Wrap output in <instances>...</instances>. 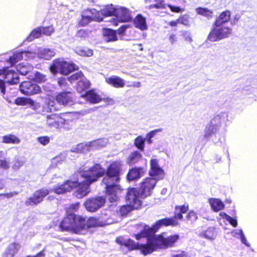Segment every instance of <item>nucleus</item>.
<instances>
[{"label":"nucleus","instance_id":"60","mask_svg":"<svg viewBox=\"0 0 257 257\" xmlns=\"http://www.w3.org/2000/svg\"><path fill=\"white\" fill-rule=\"evenodd\" d=\"M179 23L182 24L185 26L189 25L188 18L187 16H183L179 19Z\"/></svg>","mask_w":257,"mask_h":257},{"label":"nucleus","instance_id":"34","mask_svg":"<svg viewBox=\"0 0 257 257\" xmlns=\"http://www.w3.org/2000/svg\"><path fill=\"white\" fill-rule=\"evenodd\" d=\"M231 234L233 237L239 238L242 243L247 246H249V244L247 242V239L243 234L242 229H234L231 232Z\"/></svg>","mask_w":257,"mask_h":257},{"label":"nucleus","instance_id":"37","mask_svg":"<svg viewBox=\"0 0 257 257\" xmlns=\"http://www.w3.org/2000/svg\"><path fill=\"white\" fill-rule=\"evenodd\" d=\"M201 237H204L209 240H214L216 237V234L214 232V228L210 227L208 228L204 232H202L200 234Z\"/></svg>","mask_w":257,"mask_h":257},{"label":"nucleus","instance_id":"53","mask_svg":"<svg viewBox=\"0 0 257 257\" xmlns=\"http://www.w3.org/2000/svg\"><path fill=\"white\" fill-rule=\"evenodd\" d=\"M37 141L42 145L45 146L50 142V138L47 136H42L38 137Z\"/></svg>","mask_w":257,"mask_h":257},{"label":"nucleus","instance_id":"18","mask_svg":"<svg viewBox=\"0 0 257 257\" xmlns=\"http://www.w3.org/2000/svg\"><path fill=\"white\" fill-rule=\"evenodd\" d=\"M57 101L65 106H70L73 104V95L69 92L59 93L56 96Z\"/></svg>","mask_w":257,"mask_h":257},{"label":"nucleus","instance_id":"25","mask_svg":"<svg viewBox=\"0 0 257 257\" xmlns=\"http://www.w3.org/2000/svg\"><path fill=\"white\" fill-rule=\"evenodd\" d=\"M231 13L229 11L222 12L216 19L214 26H221L225 23L229 22L230 19Z\"/></svg>","mask_w":257,"mask_h":257},{"label":"nucleus","instance_id":"42","mask_svg":"<svg viewBox=\"0 0 257 257\" xmlns=\"http://www.w3.org/2000/svg\"><path fill=\"white\" fill-rule=\"evenodd\" d=\"M197 13L199 14L206 17L208 19L212 17L213 11L206 8H198L196 9Z\"/></svg>","mask_w":257,"mask_h":257},{"label":"nucleus","instance_id":"8","mask_svg":"<svg viewBox=\"0 0 257 257\" xmlns=\"http://www.w3.org/2000/svg\"><path fill=\"white\" fill-rule=\"evenodd\" d=\"M103 9L100 11H97L95 9H88L82 13V19L80 22L81 25H87L91 20L100 22L103 20L102 16H105L102 12Z\"/></svg>","mask_w":257,"mask_h":257},{"label":"nucleus","instance_id":"57","mask_svg":"<svg viewBox=\"0 0 257 257\" xmlns=\"http://www.w3.org/2000/svg\"><path fill=\"white\" fill-rule=\"evenodd\" d=\"M182 35L187 42L189 43H191L192 42V39L190 33L187 31H184L182 32Z\"/></svg>","mask_w":257,"mask_h":257},{"label":"nucleus","instance_id":"5","mask_svg":"<svg viewBox=\"0 0 257 257\" xmlns=\"http://www.w3.org/2000/svg\"><path fill=\"white\" fill-rule=\"evenodd\" d=\"M67 213L60 225L61 230L82 234V228L84 227L82 217L69 213L68 211Z\"/></svg>","mask_w":257,"mask_h":257},{"label":"nucleus","instance_id":"55","mask_svg":"<svg viewBox=\"0 0 257 257\" xmlns=\"http://www.w3.org/2000/svg\"><path fill=\"white\" fill-rule=\"evenodd\" d=\"M172 12L174 13H180L183 11L184 9L181 8L179 7L172 5L171 4H168L166 5Z\"/></svg>","mask_w":257,"mask_h":257},{"label":"nucleus","instance_id":"41","mask_svg":"<svg viewBox=\"0 0 257 257\" xmlns=\"http://www.w3.org/2000/svg\"><path fill=\"white\" fill-rule=\"evenodd\" d=\"M64 66L63 67V69L66 70V73H62L63 75H68L72 71L77 69V67L73 63L70 62H67L66 61H64Z\"/></svg>","mask_w":257,"mask_h":257},{"label":"nucleus","instance_id":"48","mask_svg":"<svg viewBox=\"0 0 257 257\" xmlns=\"http://www.w3.org/2000/svg\"><path fill=\"white\" fill-rule=\"evenodd\" d=\"M155 2L156 4L151 5L150 8L156 9H165L166 8L164 0H155Z\"/></svg>","mask_w":257,"mask_h":257},{"label":"nucleus","instance_id":"6","mask_svg":"<svg viewBox=\"0 0 257 257\" xmlns=\"http://www.w3.org/2000/svg\"><path fill=\"white\" fill-rule=\"evenodd\" d=\"M178 224V222L173 218L160 219L157 221L152 227H150L148 225H144L143 229L140 233L135 234V236L137 240H140L144 237L148 238L149 236L154 235L155 233L162 226H176Z\"/></svg>","mask_w":257,"mask_h":257},{"label":"nucleus","instance_id":"20","mask_svg":"<svg viewBox=\"0 0 257 257\" xmlns=\"http://www.w3.org/2000/svg\"><path fill=\"white\" fill-rule=\"evenodd\" d=\"M65 60L63 58H58L55 59L53 61L50 67V71L53 74L57 73H60L62 74V73H66V70L63 69L64 66Z\"/></svg>","mask_w":257,"mask_h":257},{"label":"nucleus","instance_id":"35","mask_svg":"<svg viewBox=\"0 0 257 257\" xmlns=\"http://www.w3.org/2000/svg\"><path fill=\"white\" fill-rule=\"evenodd\" d=\"M92 150L98 149L105 147L108 143L107 139H101L90 142Z\"/></svg>","mask_w":257,"mask_h":257},{"label":"nucleus","instance_id":"46","mask_svg":"<svg viewBox=\"0 0 257 257\" xmlns=\"http://www.w3.org/2000/svg\"><path fill=\"white\" fill-rule=\"evenodd\" d=\"M35 77L33 78V80L38 83L45 82L47 78L46 76L39 72H35L34 73Z\"/></svg>","mask_w":257,"mask_h":257},{"label":"nucleus","instance_id":"9","mask_svg":"<svg viewBox=\"0 0 257 257\" xmlns=\"http://www.w3.org/2000/svg\"><path fill=\"white\" fill-rule=\"evenodd\" d=\"M146 197L142 196V193L136 188H130L128 190L126 197V201L134 209H138L142 205V199Z\"/></svg>","mask_w":257,"mask_h":257},{"label":"nucleus","instance_id":"30","mask_svg":"<svg viewBox=\"0 0 257 257\" xmlns=\"http://www.w3.org/2000/svg\"><path fill=\"white\" fill-rule=\"evenodd\" d=\"M103 35L104 37L105 41L107 42L116 41L117 40L116 32L110 29H104Z\"/></svg>","mask_w":257,"mask_h":257},{"label":"nucleus","instance_id":"26","mask_svg":"<svg viewBox=\"0 0 257 257\" xmlns=\"http://www.w3.org/2000/svg\"><path fill=\"white\" fill-rule=\"evenodd\" d=\"M145 171L142 168H134L130 170L127 174V179L130 181L137 179L142 176Z\"/></svg>","mask_w":257,"mask_h":257},{"label":"nucleus","instance_id":"7","mask_svg":"<svg viewBox=\"0 0 257 257\" xmlns=\"http://www.w3.org/2000/svg\"><path fill=\"white\" fill-rule=\"evenodd\" d=\"M232 33L231 28L227 26H215L212 29L208 36V40L212 42L220 41L229 37Z\"/></svg>","mask_w":257,"mask_h":257},{"label":"nucleus","instance_id":"47","mask_svg":"<svg viewBox=\"0 0 257 257\" xmlns=\"http://www.w3.org/2000/svg\"><path fill=\"white\" fill-rule=\"evenodd\" d=\"M83 76L84 75L81 72H79L71 76L68 78V80L71 83H73L76 81H78V82L80 79H81V77H83Z\"/></svg>","mask_w":257,"mask_h":257},{"label":"nucleus","instance_id":"16","mask_svg":"<svg viewBox=\"0 0 257 257\" xmlns=\"http://www.w3.org/2000/svg\"><path fill=\"white\" fill-rule=\"evenodd\" d=\"M50 191L46 189H43L36 191L33 196L30 197L26 201L27 205H37L43 200V198L48 194Z\"/></svg>","mask_w":257,"mask_h":257},{"label":"nucleus","instance_id":"21","mask_svg":"<svg viewBox=\"0 0 257 257\" xmlns=\"http://www.w3.org/2000/svg\"><path fill=\"white\" fill-rule=\"evenodd\" d=\"M34 53L30 52H17L10 57V62L12 65H14L22 59L28 60L33 58L34 57Z\"/></svg>","mask_w":257,"mask_h":257},{"label":"nucleus","instance_id":"63","mask_svg":"<svg viewBox=\"0 0 257 257\" xmlns=\"http://www.w3.org/2000/svg\"><path fill=\"white\" fill-rule=\"evenodd\" d=\"M23 162L21 160H17L13 166V168L17 170L23 165Z\"/></svg>","mask_w":257,"mask_h":257},{"label":"nucleus","instance_id":"31","mask_svg":"<svg viewBox=\"0 0 257 257\" xmlns=\"http://www.w3.org/2000/svg\"><path fill=\"white\" fill-rule=\"evenodd\" d=\"M209 202L212 209L216 212L223 209L224 207L223 203L219 199L211 198L209 200Z\"/></svg>","mask_w":257,"mask_h":257},{"label":"nucleus","instance_id":"4","mask_svg":"<svg viewBox=\"0 0 257 257\" xmlns=\"http://www.w3.org/2000/svg\"><path fill=\"white\" fill-rule=\"evenodd\" d=\"M105 16H113L116 19L110 21L114 26L117 25V22H126L132 19L130 11L124 7H114L112 5L105 6L102 12Z\"/></svg>","mask_w":257,"mask_h":257},{"label":"nucleus","instance_id":"54","mask_svg":"<svg viewBox=\"0 0 257 257\" xmlns=\"http://www.w3.org/2000/svg\"><path fill=\"white\" fill-rule=\"evenodd\" d=\"M162 131V128H159V129H157V130L152 131L150 132L149 133H148L147 134V137L149 139V143H152L151 139L152 138H153L157 134V133H158L159 132H161Z\"/></svg>","mask_w":257,"mask_h":257},{"label":"nucleus","instance_id":"61","mask_svg":"<svg viewBox=\"0 0 257 257\" xmlns=\"http://www.w3.org/2000/svg\"><path fill=\"white\" fill-rule=\"evenodd\" d=\"M0 92L2 96H4L6 94L5 82L2 79H0Z\"/></svg>","mask_w":257,"mask_h":257},{"label":"nucleus","instance_id":"14","mask_svg":"<svg viewBox=\"0 0 257 257\" xmlns=\"http://www.w3.org/2000/svg\"><path fill=\"white\" fill-rule=\"evenodd\" d=\"M105 203V199L101 197L87 199L84 203L86 210L89 212H95L101 207Z\"/></svg>","mask_w":257,"mask_h":257},{"label":"nucleus","instance_id":"11","mask_svg":"<svg viewBox=\"0 0 257 257\" xmlns=\"http://www.w3.org/2000/svg\"><path fill=\"white\" fill-rule=\"evenodd\" d=\"M157 180L155 178H146L143 180L140 186L142 196L146 197L151 194L156 184Z\"/></svg>","mask_w":257,"mask_h":257},{"label":"nucleus","instance_id":"15","mask_svg":"<svg viewBox=\"0 0 257 257\" xmlns=\"http://www.w3.org/2000/svg\"><path fill=\"white\" fill-rule=\"evenodd\" d=\"M221 120L219 116H216L212 119L210 123L205 128L204 135V138L207 140L209 139L211 136L218 129Z\"/></svg>","mask_w":257,"mask_h":257},{"label":"nucleus","instance_id":"43","mask_svg":"<svg viewBox=\"0 0 257 257\" xmlns=\"http://www.w3.org/2000/svg\"><path fill=\"white\" fill-rule=\"evenodd\" d=\"M42 35L41 30L40 27L34 29L31 33L30 36L28 37L27 40L29 41H31L35 38H37L40 37Z\"/></svg>","mask_w":257,"mask_h":257},{"label":"nucleus","instance_id":"32","mask_svg":"<svg viewBox=\"0 0 257 257\" xmlns=\"http://www.w3.org/2000/svg\"><path fill=\"white\" fill-rule=\"evenodd\" d=\"M33 69V66L28 63H23L17 66V71H19L21 74L23 75L27 74L29 72H31Z\"/></svg>","mask_w":257,"mask_h":257},{"label":"nucleus","instance_id":"22","mask_svg":"<svg viewBox=\"0 0 257 257\" xmlns=\"http://www.w3.org/2000/svg\"><path fill=\"white\" fill-rule=\"evenodd\" d=\"M105 81L108 84L115 88L123 87L125 84L124 80L116 75L105 78Z\"/></svg>","mask_w":257,"mask_h":257},{"label":"nucleus","instance_id":"2","mask_svg":"<svg viewBox=\"0 0 257 257\" xmlns=\"http://www.w3.org/2000/svg\"><path fill=\"white\" fill-rule=\"evenodd\" d=\"M105 172V170L99 164L92 162L85 163L76 174L77 178L74 177L72 179V181H78V184L74 187H77L75 196L79 198L86 196L89 192V185L103 176Z\"/></svg>","mask_w":257,"mask_h":257},{"label":"nucleus","instance_id":"56","mask_svg":"<svg viewBox=\"0 0 257 257\" xmlns=\"http://www.w3.org/2000/svg\"><path fill=\"white\" fill-rule=\"evenodd\" d=\"M175 210H176L177 211H179L180 213H185L188 210V205H183L177 206L175 208Z\"/></svg>","mask_w":257,"mask_h":257},{"label":"nucleus","instance_id":"24","mask_svg":"<svg viewBox=\"0 0 257 257\" xmlns=\"http://www.w3.org/2000/svg\"><path fill=\"white\" fill-rule=\"evenodd\" d=\"M37 54L39 58L49 60L54 56L55 52L53 49L40 48L38 50Z\"/></svg>","mask_w":257,"mask_h":257},{"label":"nucleus","instance_id":"23","mask_svg":"<svg viewBox=\"0 0 257 257\" xmlns=\"http://www.w3.org/2000/svg\"><path fill=\"white\" fill-rule=\"evenodd\" d=\"M82 220L83 223L84 224V227L82 228V233H83L87 228L101 226L104 225V223L94 217H90L87 220H86L84 218L82 217Z\"/></svg>","mask_w":257,"mask_h":257},{"label":"nucleus","instance_id":"28","mask_svg":"<svg viewBox=\"0 0 257 257\" xmlns=\"http://www.w3.org/2000/svg\"><path fill=\"white\" fill-rule=\"evenodd\" d=\"M134 25L135 27L142 31L147 30L148 28L146 18L141 15H137L135 18Z\"/></svg>","mask_w":257,"mask_h":257},{"label":"nucleus","instance_id":"49","mask_svg":"<svg viewBox=\"0 0 257 257\" xmlns=\"http://www.w3.org/2000/svg\"><path fill=\"white\" fill-rule=\"evenodd\" d=\"M42 34L47 36H50L54 32V29L52 26L47 27H40Z\"/></svg>","mask_w":257,"mask_h":257},{"label":"nucleus","instance_id":"1","mask_svg":"<svg viewBox=\"0 0 257 257\" xmlns=\"http://www.w3.org/2000/svg\"><path fill=\"white\" fill-rule=\"evenodd\" d=\"M179 238L178 235H174L164 237L163 234L154 235L147 238L146 244H139L130 239L118 237L116 242L120 245L127 247L130 249H139L144 255L152 253L158 249H165L174 245Z\"/></svg>","mask_w":257,"mask_h":257},{"label":"nucleus","instance_id":"38","mask_svg":"<svg viewBox=\"0 0 257 257\" xmlns=\"http://www.w3.org/2000/svg\"><path fill=\"white\" fill-rule=\"evenodd\" d=\"M90 85L89 81L84 77H81V79L77 83V89L80 92L89 88Z\"/></svg>","mask_w":257,"mask_h":257},{"label":"nucleus","instance_id":"59","mask_svg":"<svg viewBox=\"0 0 257 257\" xmlns=\"http://www.w3.org/2000/svg\"><path fill=\"white\" fill-rule=\"evenodd\" d=\"M53 108H50V107L49 106V105L48 104V103H46L43 106V108H42L41 113H42V114H45V113H47V112H53Z\"/></svg>","mask_w":257,"mask_h":257},{"label":"nucleus","instance_id":"27","mask_svg":"<svg viewBox=\"0 0 257 257\" xmlns=\"http://www.w3.org/2000/svg\"><path fill=\"white\" fill-rule=\"evenodd\" d=\"M84 97L87 100L92 103H97L102 100L101 96L94 90H91L87 92Z\"/></svg>","mask_w":257,"mask_h":257},{"label":"nucleus","instance_id":"29","mask_svg":"<svg viewBox=\"0 0 257 257\" xmlns=\"http://www.w3.org/2000/svg\"><path fill=\"white\" fill-rule=\"evenodd\" d=\"M92 150L90 142L80 143L72 148L71 151L73 152H85Z\"/></svg>","mask_w":257,"mask_h":257},{"label":"nucleus","instance_id":"50","mask_svg":"<svg viewBox=\"0 0 257 257\" xmlns=\"http://www.w3.org/2000/svg\"><path fill=\"white\" fill-rule=\"evenodd\" d=\"M134 209L129 204L127 205L122 206L120 207L119 213L121 215H124Z\"/></svg>","mask_w":257,"mask_h":257},{"label":"nucleus","instance_id":"19","mask_svg":"<svg viewBox=\"0 0 257 257\" xmlns=\"http://www.w3.org/2000/svg\"><path fill=\"white\" fill-rule=\"evenodd\" d=\"M3 76L6 82L10 84H15L19 82V78L18 74L12 69L4 68Z\"/></svg>","mask_w":257,"mask_h":257},{"label":"nucleus","instance_id":"39","mask_svg":"<svg viewBox=\"0 0 257 257\" xmlns=\"http://www.w3.org/2000/svg\"><path fill=\"white\" fill-rule=\"evenodd\" d=\"M142 158V155L137 151L132 153L128 156L127 162L129 164H133L138 162Z\"/></svg>","mask_w":257,"mask_h":257},{"label":"nucleus","instance_id":"3","mask_svg":"<svg viewBox=\"0 0 257 257\" xmlns=\"http://www.w3.org/2000/svg\"><path fill=\"white\" fill-rule=\"evenodd\" d=\"M121 165L120 161L112 163L108 168L106 175L102 180V183L105 185L108 199L110 202L116 201L121 191L118 184Z\"/></svg>","mask_w":257,"mask_h":257},{"label":"nucleus","instance_id":"51","mask_svg":"<svg viewBox=\"0 0 257 257\" xmlns=\"http://www.w3.org/2000/svg\"><path fill=\"white\" fill-rule=\"evenodd\" d=\"M198 218L197 213L193 210L189 211L187 216V219L192 222L195 221Z\"/></svg>","mask_w":257,"mask_h":257},{"label":"nucleus","instance_id":"62","mask_svg":"<svg viewBox=\"0 0 257 257\" xmlns=\"http://www.w3.org/2000/svg\"><path fill=\"white\" fill-rule=\"evenodd\" d=\"M0 167L4 169H8L10 167L9 162L6 160H1Z\"/></svg>","mask_w":257,"mask_h":257},{"label":"nucleus","instance_id":"45","mask_svg":"<svg viewBox=\"0 0 257 257\" xmlns=\"http://www.w3.org/2000/svg\"><path fill=\"white\" fill-rule=\"evenodd\" d=\"M145 141V138L141 136H139L135 139V145L139 150L143 151L144 149Z\"/></svg>","mask_w":257,"mask_h":257},{"label":"nucleus","instance_id":"13","mask_svg":"<svg viewBox=\"0 0 257 257\" xmlns=\"http://www.w3.org/2000/svg\"><path fill=\"white\" fill-rule=\"evenodd\" d=\"M65 122V120L56 113L48 115L46 118V125L50 129L58 128Z\"/></svg>","mask_w":257,"mask_h":257},{"label":"nucleus","instance_id":"10","mask_svg":"<svg viewBox=\"0 0 257 257\" xmlns=\"http://www.w3.org/2000/svg\"><path fill=\"white\" fill-rule=\"evenodd\" d=\"M21 92L25 95H32L39 93L41 91L40 87L31 81H24L20 85Z\"/></svg>","mask_w":257,"mask_h":257},{"label":"nucleus","instance_id":"33","mask_svg":"<svg viewBox=\"0 0 257 257\" xmlns=\"http://www.w3.org/2000/svg\"><path fill=\"white\" fill-rule=\"evenodd\" d=\"M2 141L6 144H19L21 141L16 136L10 134L2 137Z\"/></svg>","mask_w":257,"mask_h":257},{"label":"nucleus","instance_id":"36","mask_svg":"<svg viewBox=\"0 0 257 257\" xmlns=\"http://www.w3.org/2000/svg\"><path fill=\"white\" fill-rule=\"evenodd\" d=\"M20 248V244L16 243H12L8 247L5 253L7 255L14 257Z\"/></svg>","mask_w":257,"mask_h":257},{"label":"nucleus","instance_id":"52","mask_svg":"<svg viewBox=\"0 0 257 257\" xmlns=\"http://www.w3.org/2000/svg\"><path fill=\"white\" fill-rule=\"evenodd\" d=\"M30 107L35 111H39L41 107V104L39 102H36L31 99V102H30Z\"/></svg>","mask_w":257,"mask_h":257},{"label":"nucleus","instance_id":"12","mask_svg":"<svg viewBox=\"0 0 257 257\" xmlns=\"http://www.w3.org/2000/svg\"><path fill=\"white\" fill-rule=\"evenodd\" d=\"M78 184V181H72L69 180L65 181L62 184H58L55 185L51 190L57 194H64L67 192H70Z\"/></svg>","mask_w":257,"mask_h":257},{"label":"nucleus","instance_id":"17","mask_svg":"<svg viewBox=\"0 0 257 257\" xmlns=\"http://www.w3.org/2000/svg\"><path fill=\"white\" fill-rule=\"evenodd\" d=\"M150 175L158 180L163 178L164 176V172L159 166L158 161L155 159H152L150 161Z\"/></svg>","mask_w":257,"mask_h":257},{"label":"nucleus","instance_id":"40","mask_svg":"<svg viewBox=\"0 0 257 257\" xmlns=\"http://www.w3.org/2000/svg\"><path fill=\"white\" fill-rule=\"evenodd\" d=\"M75 52L80 56L91 57L93 55L92 50L81 47H77L75 49Z\"/></svg>","mask_w":257,"mask_h":257},{"label":"nucleus","instance_id":"44","mask_svg":"<svg viewBox=\"0 0 257 257\" xmlns=\"http://www.w3.org/2000/svg\"><path fill=\"white\" fill-rule=\"evenodd\" d=\"M30 102H31V98L23 97H18L15 101L17 105L21 106L29 105Z\"/></svg>","mask_w":257,"mask_h":257},{"label":"nucleus","instance_id":"58","mask_svg":"<svg viewBox=\"0 0 257 257\" xmlns=\"http://www.w3.org/2000/svg\"><path fill=\"white\" fill-rule=\"evenodd\" d=\"M58 82L60 87H61L62 89L66 88L67 82L65 78L63 77L60 78L58 80Z\"/></svg>","mask_w":257,"mask_h":257},{"label":"nucleus","instance_id":"64","mask_svg":"<svg viewBox=\"0 0 257 257\" xmlns=\"http://www.w3.org/2000/svg\"><path fill=\"white\" fill-rule=\"evenodd\" d=\"M128 25H123L121 26L117 30L118 34L119 35H122L126 28H128Z\"/></svg>","mask_w":257,"mask_h":257}]
</instances>
